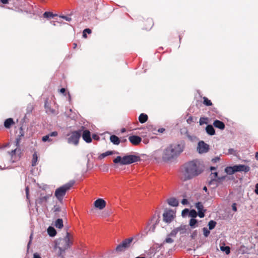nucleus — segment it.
<instances>
[{
	"label": "nucleus",
	"instance_id": "obj_1",
	"mask_svg": "<svg viewBox=\"0 0 258 258\" xmlns=\"http://www.w3.org/2000/svg\"><path fill=\"white\" fill-rule=\"evenodd\" d=\"M185 147L184 142L181 141L178 143L171 144L163 151L160 150L155 151L153 156L156 160L162 158L165 162L171 161L176 159L184 151Z\"/></svg>",
	"mask_w": 258,
	"mask_h": 258
},
{
	"label": "nucleus",
	"instance_id": "obj_2",
	"mask_svg": "<svg viewBox=\"0 0 258 258\" xmlns=\"http://www.w3.org/2000/svg\"><path fill=\"white\" fill-rule=\"evenodd\" d=\"M183 168V175L186 180L199 175L203 171L200 162L197 160H193L184 164Z\"/></svg>",
	"mask_w": 258,
	"mask_h": 258
},
{
	"label": "nucleus",
	"instance_id": "obj_3",
	"mask_svg": "<svg viewBox=\"0 0 258 258\" xmlns=\"http://www.w3.org/2000/svg\"><path fill=\"white\" fill-rule=\"evenodd\" d=\"M73 236L70 233L67 232L66 236L63 238L57 240L55 242V249H58L57 253L59 256L63 257L66 250L69 248L73 244L72 239Z\"/></svg>",
	"mask_w": 258,
	"mask_h": 258
},
{
	"label": "nucleus",
	"instance_id": "obj_4",
	"mask_svg": "<svg viewBox=\"0 0 258 258\" xmlns=\"http://www.w3.org/2000/svg\"><path fill=\"white\" fill-rule=\"evenodd\" d=\"M140 157L135 155H128L124 156L122 158L120 156H117L114 160L113 162L115 164L119 163L120 165H128L133 163L139 161Z\"/></svg>",
	"mask_w": 258,
	"mask_h": 258
},
{
	"label": "nucleus",
	"instance_id": "obj_5",
	"mask_svg": "<svg viewBox=\"0 0 258 258\" xmlns=\"http://www.w3.org/2000/svg\"><path fill=\"white\" fill-rule=\"evenodd\" d=\"M75 181L74 180L70 181L69 182L60 186L55 190L54 195L59 201L61 202L62 201L67 191L71 189Z\"/></svg>",
	"mask_w": 258,
	"mask_h": 258
},
{
	"label": "nucleus",
	"instance_id": "obj_6",
	"mask_svg": "<svg viewBox=\"0 0 258 258\" xmlns=\"http://www.w3.org/2000/svg\"><path fill=\"white\" fill-rule=\"evenodd\" d=\"M84 128V126H82L80 130L73 131L71 134H68L67 135L68 137L67 139L68 143L77 146L79 144V139L81 137L82 132Z\"/></svg>",
	"mask_w": 258,
	"mask_h": 258
},
{
	"label": "nucleus",
	"instance_id": "obj_7",
	"mask_svg": "<svg viewBox=\"0 0 258 258\" xmlns=\"http://www.w3.org/2000/svg\"><path fill=\"white\" fill-rule=\"evenodd\" d=\"M133 240V238L132 237L125 239L116 246L115 249L116 251L117 252L124 251L130 246Z\"/></svg>",
	"mask_w": 258,
	"mask_h": 258
},
{
	"label": "nucleus",
	"instance_id": "obj_8",
	"mask_svg": "<svg viewBox=\"0 0 258 258\" xmlns=\"http://www.w3.org/2000/svg\"><path fill=\"white\" fill-rule=\"evenodd\" d=\"M50 195L43 196L42 194L35 201L36 207H38L39 206H44L46 204L48 199L50 198Z\"/></svg>",
	"mask_w": 258,
	"mask_h": 258
},
{
	"label": "nucleus",
	"instance_id": "obj_9",
	"mask_svg": "<svg viewBox=\"0 0 258 258\" xmlns=\"http://www.w3.org/2000/svg\"><path fill=\"white\" fill-rule=\"evenodd\" d=\"M163 221L167 223H170L173 220L174 213L172 210H168L164 212L163 214Z\"/></svg>",
	"mask_w": 258,
	"mask_h": 258
},
{
	"label": "nucleus",
	"instance_id": "obj_10",
	"mask_svg": "<svg viewBox=\"0 0 258 258\" xmlns=\"http://www.w3.org/2000/svg\"><path fill=\"white\" fill-rule=\"evenodd\" d=\"M209 150V145L205 143L204 141H201L198 143V150L199 153L201 154L207 153L208 152Z\"/></svg>",
	"mask_w": 258,
	"mask_h": 258
},
{
	"label": "nucleus",
	"instance_id": "obj_11",
	"mask_svg": "<svg viewBox=\"0 0 258 258\" xmlns=\"http://www.w3.org/2000/svg\"><path fill=\"white\" fill-rule=\"evenodd\" d=\"M52 211L55 214V216L58 217L60 216H65L66 212L65 210H61V208L58 205H55L52 209Z\"/></svg>",
	"mask_w": 258,
	"mask_h": 258
},
{
	"label": "nucleus",
	"instance_id": "obj_12",
	"mask_svg": "<svg viewBox=\"0 0 258 258\" xmlns=\"http://www.w3.org/2000/svg\"><path fill=\"white\" fill-rule=\"evenodd\" d=\"M234 168L235 172L242 171L247 172L250 170V167L248 166L243 164L235 165Z\"/></svg>",
	"mask_w": 258,
	"mask_h": 258
},
{
	"label": "nucleus",
	"instance_id": "obj_13",
	"mask_svg": "<svg viewBox=\"0 0 258 258\" xmlns=\"http://www.w3.org/2000/svg\"><path fill=\"white\" fill-rule=\"evenodd\" d=\"M106 202L103 199H98L94 203V205L95 208L101 210L103 209L106 206Z\"/></svg>",
	"mask_w": 258,
	"mask_h": 258
},
{
	"label": "nucleus",
	"instance_id": "obj_14",
	"mask_svg": "<svg viewBox=\"0 0 258 258\" xmlns=\"http://www.w3.org/2000/svg\"><path fill=\"white\" fill-rule=\"evenodd\" d=\"M195 207L198 211V216L200 218L204 217L206 210L204 209V206L202 203L199 202L196 204Z\"/></svg>",
	"mask_w": 258,
	"mask_h": 258
},
{
	"label": "nucleus",
	"instance_id": "obj_15",
	"mask_svg": "<svg viewBox=\"0 0 258 258\" xmlns=\"http://www.w3.org/2000/svg\"><path fill=\"white\" fill-rule=\"evenodd\" d=\"M58 133L56 131L52 132L48 135H46V136H44L42 138V141L43 142H52V139H51V137H55L57 136Z\"/></svg>",
	"mask_w": 258,
	"mask_h": 258
},
{
	"label": "nucleus",
	"instance_id": "obj_16",
	"mask_svg": "<svg viewBox=\"0 0 258 258\" xmlns=\"http://www.w3.org/2000/svg\"><path fill=\"white\" fill-rule=\"evenodd\" d=\"M82 138L86 143H91L92 142V138L91 137L90 132L88 130L83 131L82 133Z\"/></svg>",
	"mask_w": 258,
	"mask_h": 258
},
{
	"label": "nucleus",
	"instance_id": "obj_17",
	"mask_svg": "<svg viewBox=\"0 0 258 258\" xmlns=\"http://www.w3.org/2000/svg\"><path fill=\"white\" fill-rule=\"evenodd\" d=\"M128 140L130 142L134 145H138L142 141L141 138L136 135L131 136L128 138Z\"/></svg>",
	"mask_w": 258,
	"mask_h": 258
},
{
	"label": "nucleus",
	"instance_id": "obj_18",
	"mask_svg": "<svg viewBox=\"0 0 258 258\" xmlns=\"http://www.w3.org/2000/svg\"><path fill=\"white\" fill-rule=\"evenodd\" d=\"M210 183L214 182L215 180H217L218 181H223L225 179V176H221L219 177L218 176L217 172H212L210 175Z\"/></svg>",
	"mask_w": 258,
	"mask_h": 258
},
{
	"label": "nucleus",
	"instance_id": "obj_19",
	"mask_svg": "<svg viewBox=\"0 0 258 258\" xmlns=\"http://www.w3.org/2000/svg\"><path fill=\"white\" fill-rule=\"evenodd\" d=\"M213 125L220 130H223L225 127V125L223 122L218 119H216L213 122Z\"/></svg>",
	"mask_w": 258,
	"mask_h": 258
},
{
	"label": "nucleus",
	"instance_id": "obj_20",
	"mask_svg": "<svg viewBox=\"0 0 258 258\" xmlns=\"http://www.w3.org/2000/svg\"><path fill=\"white\" fill-rule=\"evenodd\" d=\"M167 202L169 205L172 207H177L179 205L178 201L175 198H170Z\"/></svg>",
	"mask_w": 258,
	"mask_h": 258
},
{
	"label": "nucleus",
	"instance_id": "obj_21",
	"mask_svg": "<svg viewBox=\"0 0 258 258\" xmlns=\"http://www.w3.org/2000/svg\"><path fill=\"white\" fill-rule=\"evenodd\" d=\"M14 123L13 119L12 118H9L5 120L4 125L6 128H10Z\"/></svg>",
	"mask_w": 258,
	"mask_h": 258
},
{
	"label": "nucleus",
	"instance_id": "obj_22",
	"mask_svg": "<svg viewBox=\"0 0 258 258\" xmlns=\"http://www.w3.org/2000/svg\"><path fill=\"white\" fill-rule=\"evenodd\" d=\"M206 133L210 135L213 136L215 134V130L213 125L211 124H208L206 127Z\"/></svg>",
	"mask_w": 258,
	"mask_h": 258
},
{
	"label": "nucleus",
	"instance_id": "obj_23",
	"mask_svg": "<svg viewBox=\"0 0 258 258\" xmlns=\"http://www.w3.org/2000/svg\"><path fill=\"white\" fill-rule=\"evenodd\" d=\"M187 226L185 225H181L180 226L176 227L178 232L180 234H184L186 233Z\"/></svg>",
	"mask_w": 258,
	"mask_h": 258
},
{
	"label": "nucleus",
	"instance_id": "obj_24",
	"mask_svg": "<svg viewBox=\"0 0 258 258\" xmlns=\"http://www.w3.org/2000/svg\"><path fill=\"white\" fill-rule=\"evenodd\" d=\"M110 140L114 145H118L120 143L119 138L116 135H113L110 137Z\"/></svg>",
	"mask_w": 258,
	"mask_h": 258
},
{
	"label": "nucleus",
	"instance_id": "obj_25",
	"mask_svg": "<svg viewBox=\"0 0 258 258\" xmlns=\"http://www.w3.org/2000/svg\"><path fill=\"white\" fill-rule=\"evenodd\" d=\"M48 234L50 237H54L56 234V231L55 229L52 226H49L47 230Z\"/></svg>",
	"mask_w": 258,
	"mask_h": 258
},
{
	"label": "nucleus",
	"instance_id": "obj_26",
	"mask_svg": "<svg viewBox=\"0 0 258 258\" xmlns=\"http://www.w3.org/2000/svg\"><path fill=\"white\" fill-rule=\"evenodd\" d=\"M148 119V115L144 113H141L139 116V121L141 123L146 122Z\"/></svg>",
	"mask_w": 258,
	"mask_h": 258
},
{
	"label": "nucleus",
	"instance_id": "obj_27",
	"mask_svg": "<svg viewBox=\"0 0 258 258\" xmlns=\"http://www.w3.org/2000/svg\"><path fill=\"white\" fill-rule=\"evenodd\" d=\"M225 172L229 175H232L235 173L234 166H227L225 168Z\"/></svg>",
	"mask_w": 258,
	"mask_h": 258
},
{
	"label": "nucleus",
	"instance_id": "obj_28",
	"mask_svg": "<svg viewBox=\"0 0 258 258\" xmlns=\"http://www.w3.org/2000/svg\"><path fill=\"white\" fill-rule=\"evenodd\" d=\"M55 226L59 229H61L63 227V221L62 219L58 218L55 222Z\"/></svg>",
	"mask_w": 258,
	"mask_h": 258
},
{
	"label": "nucleus",
	"instance_id": "obj_29",
	"mask_svg": "<svg viewBox=\"0 0 258 258\" xmlns=\"http://www.w3.org/2000/svg\"><path fill=\"white\" fill-rule=\"evenodd\" d=\"M56 14H53L51 12H45L43 14V16L44 18L46 19L53 18L54 17L56 16Z\"/></svg>",
	"mask_w": 258,
	"mask_h": 258
},
{
	"label": "nucleus",
	"instance_id": "obj_30",
	"mask_svg": "<svg viewBox=\"0 0 258 258\" xmlns=\"http://www.w3.org/2000/svg\"><path fill=\"white\" fill-rule=\"evenodd\" d=\"M171 236H168L165 238V239L163 241V243L161 244L160 247H162L165 243H172L174 242V240L170 237Z\"/></svg>",
	"mask_w": 258,
	"mask_h": 258
},
{
	"label": "nucleus",
	"instance_id": "obj_31",
	"mask_svg": "<svg viewBox=\"0 0 258 258\" xmlns=\"http://www.w3.org/2000/svg\"><path fill=\"white\" fill-rule=\"evenodd\" d=\"M198 220L195 218H191L189 225L191 228H195L197 226Z\"/></svg>",
	"mask_w": 258,
	"mask_h": 258
},
{
	"label": "nucleus",
	"instance_id": "obj_32",
	"mask_svg": "<svg viewBox=\"0 0 258 258\" xmlns=\"http://www.w3.org/2000/svg\"><path fill=\"white\" fill-rule=\"evenodd\" d=\"M221 182H222V181H218L217 180H215V181H214L213 182H211V183H210V180L208 182V185H212V186H212L213 188H216L218 186L219 183H221Z\"/></svg>",
	"mask_w": 258,
	"mask_h": 258
},
{
	"label": "nucleus",
	"instance_id": "obj_33",
	"mask_svg": "<svg viewBox=\"0 0 258 258\" xmlns=\"http://www.w3.org/2000/svg\"><path fill=\"white\" fill-rule=\"evenodd\" d=\"M203 103L204 105L207 106L212 105V103L210 100H209L207 97H203Z\"/></svg>",
	"mask_w": 258,
	"mask_h": 258
},
{
	"label": "nucleus",
	"instance_id": "obj_34",
	"mask_svg": "<svg viewBox=\"0 0 258 258\" xmlns=\"http://www.w3.org/2000/svg\"><path fill=\"white\" fill-rule=\"evenodd\" d=\"M216 222L214 220H210L208 223V226L209 230H212L213 229L216 225Z\"/></svg>",
	"mask_w": 258,
	"mask_h": 258
},
{
	"label": "nucleus",
	"instance_id": "obj_35",
	"mask_svg": "<svg viewBox=\"0 0 258 258\" xmlns=\"http://www.w3.org/2000/svg\"><path fill=\"white\" fill-rule=\"evenodd\" d=\"M220 249L221 251L225 252L227 254H228L230 252V248L228 246H221Z\"/></svg>",
	"mask_w": 258,
	"mask_h": 258
},
{
	"label": "nucleus",
	"instance_id": "obj_36",
	"mask_svg": "<svg viewBox=\"0 0 258 258\" xmlns=\"http://www.w3.org/2000/svg\"><path fill=\"white\" fill-rule=\"evenodd\" d=\"M188 216L192 218H194L197 217V213L196 211L194 209L189 210V214Z\"/></svg>",
	"mask_w": 258,
	"mask_h": 258
},
{
	"label": "nucleus",
	"instance_id": "obj_37",
	"mask_svg": "<svg viewBox=\"0 0 258 258\" xmlns=\"http://www.w3.org/2000/svg\"><path fill=\"white\" fill-rule=\"evenodd\" d=\"M38 157L36 153H34L33 155V159L32 160V166H35L36 165V162L37 161Z\"/></svg>",
	"mask_w": 258,
	"mask_h": 258
},
{
	"label": "nucleus",
	"instance_id": "obj_38",
	"mask_svg": "<svg viewBox=\"0 0 258 258\" xmlns=\"http://www.w3.org/2000/svg\"><path fill=\"white\" fill-rule=\"evenodd\" d=\"M112 154H113L112 151H108L105 152L101 154L100 155V156H99V157L101 158H103L107 157V156L111 155Z\"/></svg>",
	"mask_w": 258,
	"mask_h": 258
},
{
	"label": "nucleus",
	"instance_id": "obj_39",
	"mask_svg": "<svg viewBox=\"0 0 258 258\" xmlns=\"http://www.w3.org/2000/svg\"><path fill=\"white\" fill-rule=\"evenodd\" d=\"M203 234H204V236L205 237H207L210 233L209 229H208L206 227H204L203 228Z\"/></svg>",
	"mask_w": 258,
	"mask_h": 258
},
{
	"label": "nucleus",
	"instance_id": "obj_40",
	"mask_svg": "<svg viewBox=\"0 0 258 258\" xmlns=\"http://www.w3.org/2000/svg\"><path fill=\"white\" fill-rule=\"evenodd\" d=\"M177 233H178L177 230L176 228H175L174 229H173L169 234H168V236H171V237H175Z\"/></svg>",
	"mask_w": 258,
	"mask_h": 258
},
{
	"label": "nucleus",
	"instance_id": "obj_41",
	"mask_svg": "<svg viewBox=\"0 0 258 258\" xmlns=\"http://www.w3.org/2000/svg\"><path fill=\"white\" fill-rule=\"evenodd\" d=\"M208 118L207 117H201L199 120L200 125H203L207 123Z\"/></svg>",
	"mask_w": 258,
	"mask_h": 258
},
{
	"label": "nucleus",
	"instance_id": "obj_42",
	"mask_svg": "<svg viewBox=\"0 0 258 258\" xmlns=\"http://www.w3.org/2000/svg\"><path fill=\"white\" fill-rule=\"evenodd\" d=\"M147 22L149 23V26L146 28L147 30H150L153 26V20L151 19H148Z\"/></svg>",
	"mask_w": 258,
	"mask_h": 258
},
{
	"label": "nucleus",
	"instance_id": "obj_43",
	"mask_svg": "<svg viewBox=\"0 0 258 258\" xmlns=\"http://www.w3.org/2000/svg\"><path fill=\"white\" fill-rule=\"evenodd\" d=\"M147 128L148 130V131L150 132H153L156 131V127L153 125L149 124L147 126Z\"/></svg>",
	"mask_w": 258,
	"mask_h": 258
},
{
	"label": "nucleus",
	"instance_id": "obj_44",
	"mask_svg": "<svg viewBox=\"0 0 258 258\" xmlns=\"http://www.w3.org/2000/svg\"><path fill=\"white\" fill-rule=\"evenodd\" d=\"M45 108L46 109V111L47 112H50L53 114L55 113V110L53 109H52L50 107H47L46 103L45 104Z\"/></svg>",
	"mask_w": 258,
	"mask_h": 258
},
{
	"label": "nucleus",
	"instance_id": "obj_45",
	"mask_svg": "<svg viewBox=\"0 0 258 258\" xmlns=\"http://www.w3.org/2000/svg\"><path fill=\"white\" fill-rule=\"evenodd\" d=\"M21 140V138H20V137H18L16 139L15 143V146H16L17 148L20 146V143Z\"/></svg>",
	"mask_w": 258,
	"mask_h": 258
},
{
	"label": "nucleus",
	"instance_id": "obj_46",
	"mask_svg": "<svg viewBox=\"0 0 258 258\" xmlns=\"http://www.w3.org/2000/svg\"><path fill=\"white\" fill-rule=\"evenodd\" d=\"M198 235V231L197 230H195L192 232L191 234L190 235V237L192 239H195Z\"/></svg>",
	"mask_w": 258,
	"mask_h": 258
},
{
	"label": "nucleus",
	"instance_id": "obj_47",
	"mask_svg": "<svg viewBox=\"0 0 258 258\" xmlns=\"http://www.w3.org/2000/svg\"><path fill=\"white\" fill-rule=\"evenodd\" d=\"M32 238H33V233H31L30 236V237H29V241L28 243V244H27V250L28 251L29 249V247H30V245L31 243V242H32Z\"/></svg>",
	"mask_w": 258,
	"mask_h": 258
},
{
	"label": "nucleus",
	"instance_id": "obj_48",
	"mask_svg": "<svg viewBox=\"0 0 258 258\" xmlns=\"http://www.w3.org/2000/svg\"><path fill=\"white\" fill-rule=\"evenodd\" d=\"M181 214L183 217L186 216L187 214H189V210L188 209H184L182 210Z\"/></svg>",
	"mask_w": 258,
	"mask_h": 258
},
{
	"label": "nucleus",
	"instance_id": "obj_49",
	"mask_svg": "<svg viewBox=\"0 0 258 258\" xmlns=\"http://www.w3.org/2000/svg\"><path fill=\"white\" fill-rule=\"evenodd\" d=\"M59 17L69 22L71 21L72 20V19L70 17L66 16H64V15L60 16Z\"/></svg>",
	"mask_w": 258,
	"mask_h": 258
},
{
	"label": "nucleus",
	"instance_id": "obj_50",
	"mask_svg": "<svg viewBox=\"0 0 258 258\" xmlns=\"http://www.w3.org/2000/svg\"><path fill=\"white\" fill-rule=\"evenodd\" d=\"M29 187H28V186H27L25 188V192H26V198L27 199H29Z\"/></svg>",
	"mask_w": 258,
	"mask_h": 258
},
{
	"label": "nucleus",
	"instance_id": "obj_51",
	"mask_svg": "<svg viewBox=\"0 0 258 258\" xmlns=\"http://www.w3.org/2000/svg\"><path fill=\"white\" fill-rule=\"evenodd\" d=\"M236 206H237V204L235 203H233L232 205V209L234 212H236L237 210Z\"/></svg>",
	"mask_w": 258,
	"mask_h": 258
},
{
	"label": "nucleus",
	"instance_id": "obj_52",
	"mask_svg": "<svg viewBox=\"0 0 258 258\" xmlns=\"http://www.w3.org/2000/svg\"><path fill=\"white\" fill-rule=\"evenodd\" d=\"M181 204L183 205H186L188 204V201L186 199H183L181 201Z\"/></svg>",
	"mask_w": 258,
	"mask_h": 258
},
{
	"label": "nucleus",
	"instance_id": "obj_53",
	"mask_svg": "<svg viewBox=\"0 0 258 258\" xmlns=\"http://www.w3.org/2000/svg\"><path fill=\"white\" fill-rule=\"evenodd\" d=\"M59 92L63 94L64 96H66L67 95V93H66V90L65 88H61L60 90H59Z\"/></svg>",
	"mask_w": 258,
	"mask_h": 258
},
{
	"label": "nucleus",
	"instance_id": "obj_54",
	"mask_svg": "<svg viewBox=\"0 0 258 258\" xmlns=\"http://www.w3.org/2000/svg\"><path fill=\"white\" fill-rule=\"evenodd\" d=\"M24 136V133L23 131L22 127H21L20 128V135H19V137H20V138H21L22 137H23Z\"/></svg>",
	"mask_w": 258,
	"mask_h": 258
},
{
	"label": "nucleus",
	"instance_id": "obj_55",
	"mask_svg": "<svg viewBox=\"0 0 258 258\" xmlns=\"http://www.w3.org/2000/svg\"><path fill=\"white\" fill-rule=\"evenodd\" d=\"M83 31L86 34H90L91 33V30L89 28H86L83 30Z\"/></svg>",
	"mask_w": 258,
	"mask_h": 258
},
{
	"label": "nucleus",
	"instance_id": "obj_56",
	"mask_svg": "<svg viewBox=\"0 0 258 258\" xmlns=\"http://www.w3.org/2000/svg\"><path fill=\"white\" fill-rule=\"evenodd\" d=\"M18 150V148H17L16 149H14V150H13L11 153H10V154L12 156H14V155H15L16 154V152H17Z\"/></svg>",
	"mask_w": 258,
	"mask_h": 258
},
{
	"label": "nucleus",
	"instance_id": "obj_57",
	"mask_svg": "<svg viewBox=\"0 0 258 258\" xmlns=\"http://www.w3.org/2000/svg\"><path fill=\"white\" fill-rule=\"evenodd\" d=\"M254 192L258 195V183L255 185Z\"/></svg>",
	"mask_w": 258,
	"mask_h": 258
},
{
	"label": "nucleus",
	"instance_id": "obj_58",
	"mask_svg": "<svg viewBox=\"0 0 258 258\" xmlns=\"http://www.w3.org/2000/svg\"><path fill=\"white\" fill-rule=\"evenodd\" d=\"M33 258H41V257L38 253H35L33 254Z\"/></svg>",
	"mask_w": 258,
	"mask_h": 258
},
{
	"label": "nucleus",
	"instance_id": "obj_59",
	"mask_svg": "<svg viewBox=\"0 0 258 258\" xmlns=\"http://www.w3.org/2000/svg\"><path fill=\"white\" fill-rule=\"evenodd\" d=\"M9 0H0V2L3 4H7L9 3Z\"/></svg>",
	"mask_w": 258,
	"mask_h": 258
},
{
	"label": "nucleus",
	"instance_id": "obj_60",
	"mask_svg": "<svg viewBox=\"0 0 258 258\" xmlns=\"http://www.w3.org/2000/svg\"><path fill=\"white\" fill-rule=\"evenodd\" d=\"M192 121V118L191 116H190L187 119V122L188 123H190Z\"/></svg>",
	"mask_w": 258,
	"mask_h": 258
},
{
	"label": "nucleus",
	"instance_id": "obj_61",
	"mask_svg": "<svg viewBox=\"0 0 258 258\" xmlns=\"http://www.w3.org/2000/svg\"><path fill=\"white\" fill-rule=\"evenodd\" d=\"M235 151L233 149H232V148H230L228 150V153L230 154H232L233 153V152H234Z\"/></svg>",
	"mask_w": 258,
	"mask_h": 258
},
{
	"label": "nucleus",
	"instance_id": "obj_62",
	"mask_svg": "<svg viewBox=\"0 0 258 258\" xmlns=\"http://www.w3.org/2000/svg\"><path fill=\"white\" fill-rule=\"evenodd\" d=\"M92 138L94 140H98L99 139V137L95 134H93L92 136Z\"/></svg>",
	"mask_w": 258,
	"mask_h": 258
},
{
	"label": "nucleus",
	"instance_id": "obj_63",
	"mask_svg": "<svg viewBox=\"0 0 258 258\" xmlns=\"http://www.w3.org/2000/svg\"><path fill=\"white\" fill-rule=\"evenodd\" d=\"M165 131V129L164 128H160L158 130V132L162 133Z\"/></svg>",
	"mask_w": 258,
	"mask_h": 258
},
{
	"label": "nucleus",
	"instance_id": "obj_64",
	"mask_svg": "<svg viewBox=\"0 0 258 258\" xmlns=\"http://www.w3.org/2000/svg\"><path fill=\"white\" fill-rule=\"evenodd\" d=\"M217 169L216 167H214V166H211L210 168V169L211 171H213L214 170H216Z\"/></svg>",
	"mask_w": 258,
	"mask_h": 258
}]
</instances>
